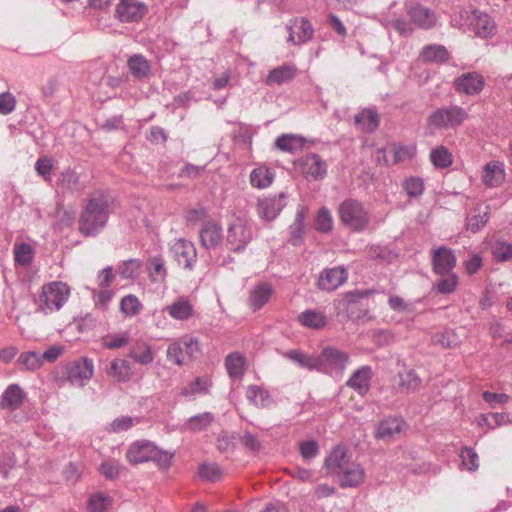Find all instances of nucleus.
I'll return each instance as SVG.
<instances>
[{"instance_id": "obj_1", "label": "nucleus", "mask_w": 512, "mask_h": 512, "mask_svg": "<svg viewBox=\"0 0 512 512\" xmlns=\"http://www.w3.org/2000/svg\"><path fill=\"white\" fill-rule=\"evenodd\" d=\"M324 466L329 473L338 478L340 487L356 488L366 477L364 468L352 460L348 449L342 445L336 446L325 459Z\"/></svg>"}, {"instance_id": "obj_2", "label": "nucleus", "mask_w": 512, "mask_h": 512, "mask_svg": "<svg viewBox=\"0 0 512 512\" xmlns=\"http://www.w3.org/2000/svg\"><path fill=\"white\" fill-rule=\"evenodd\" d=\"M71 295L70 286L62 281L43 284L35 298L37 310L44 315L55 313L63 308Z\"/></svg>"}, {"instance_id": "obj_3", "label": "nucleus", "mask_w": 512, "mask_h": 512, "mask_svg": "<svg viewBox=\"0 0 512 512\" xmlns=\"http://www.w3.org/2000/svg\"><path fill=\"white\" fill-rule=\"evenodd\" d=\"M108 201L103 196L91 198L79 220V230L82 234L93 235L107 221Z\"/></svg>"}, {"instance_id": "obj_4", "label": "nucleus", "mask_w": 512, "mask_h": 512, "mask_svg": "<svg viewBox=\"0 0 512 512\" xmlns=\"http://www.w3.org/2000/svg\"><path fill=\"white\" fill-rule=\"evenodd\" d=\"M341 223L354 232H362L370 222V215L362 203L355 199H346L338 207Z\"/></svg>"}, {"instance_id": "obj_5", "label": "nucleus", "mask_w": 512, "mask_h": 512, "mask_svg": "<svg viewBox=\"0 0 512 512\" xmlns=\"http://www.w3.org/2000/svg\"><path fill=\"white\" fill-rule=\"evenodd\" d=\"M173 454L159 450L147 440L135 441L130 446V463L154 461L160 468L166 469L171 465Z\"/></svg>"}, {"instance_id": "obj_6", "label": "nucleus", "mask_w": 512, "mask_h": 512, "mask_svg": "<svg viewBox=\"0 0 512 512\" xmlns=\"http://www.w3.org/2000/svg\"><path fill=\"white\" fill-rule=\"evenodd\" d=\"M467 118L466 111L456 105L435 110L428 117V124L438 129H449L460 126Z\"/></svg>"}, {"instance_id": "obj_7", "label": "nucleus", "mask_w": 512, "mask_h": 512, "mask_svg": "<svg viewBox=\"0 0 512 512\" xmlns=\"http://www.w3.org/2000/svg\"><path fill=\"white\" fill-rule=\"evenodd\" d=\"M253 238L252 229L242 218L234 219L227 227L226 246L230 251L244 250Z\"/></svg>"}, {"instance_id": "obj_8", "label": "nucleus", "mask_w": 512, "mask_h": 512, "mask_svg": "<svg viewBox=\"0 0 512 512\" xmlns=\"http://www.w3.org/2000/svg\"><path fill=\"white\" fill-rule=\"evenodd\" d=\"M471 30L480 38H492L496 33V23L487 13L480 10L465 11Z\"/></svg>"}, {"instance_id": "obj_9", "label": "nucleus", "mask_w": 512, "mask_h": 512, "mask_svg": "<svg viewBox=\"0 0 512 512\" xmlns=\"http://www.w3.org/2000/svg\"><path fill=\"white\" fill-rule=\"evenodd\" d=\"M93 372V360L82 357L69 364L67 378L72 385L82 387L91 379Z\"/></svg>"}, {"instance_id": "obj_10", "label": "nucleus", "mask_w": 512, "mask_h": 512, "mask_svg": "<svg viewBox=\"0 0 512 512\" xmlns=\"http://www.w3.org/2000/svg\"><path fill=\"white\" fill-rule=\"evenodd\" d=\"M320 366H326L332 372L342 374L350 363V355L333 346L325 347L319 355Z\"/></svg>"}, {"instance_id": "obj_11", "label": "nucleus", "mask_w": 512, "mask_h": 512, "mask_svg": "<svg viewBox=\"0 0 512 512\" xmlns=\"http://www.w3.org/2000/svg\"><path fill=\"white\" fill-rule=\"evenodd\" d=\"M406 10L411 22L421 29H431L437 23L436 13L420 3L411 2L406 4Z\"/></svg>"}, {"instance_id": "obj_12", "label": "nucleus", "mask_w": 512, "mask_h": 512, "mask_svg": "<svg viewBox=\"0 0 512 512\" xmlns=\"http://www.w3.org/2000/svg\"><path fill=\"white\" fill-rule=\"evenodd\" d=\"M431 263L435 274L451 273L456 266V256L451 249L440 246L432 250Z\"/></svg>"}, {"instance_id": "obj_13", "label": "nucleus", "mask_w": 512, "mask_h": 512, "mask_svg": "<svg viewBox=\"0 0 512 512\" xmlns=\"http://www.w3.org/2000/svg\"><path fill=\"white\" fill-rule=\"evenodd\" d=\"M175 260L187 270H192L197 262V251L188 240L178 239L171 246Z\"/></svg>"}, {"instance_id": "obj_14", "label": "nucleus", "mask_w": 512, "mask_h": 512, "mask_svg": "<svg viewBox=\"0 0 512 512\" xmlns=\"http://www.w3.org/2000/svg\"><path fill=\"white\" fill-rule=\"evenodd\" d=\"M348 278L347 270L343 267L324 269L318 277L317 286L322 291L331 292L340 287Z\"/></svg>"}, {"instance_id": "obj_15", "label": "nucleus", "mask_w": 512, "mask_h": 512, "mask_svg": "<svg viewBox=\"0 0 512 512\" xmlns=\"http://www.w3.org/2000/svg\"><path fill=\"white\" fill-rule=\"evenodd\" d=\"M285 199V193L259 199L257 202L258 215L267 221L275 219L285 207Z\"/></svg>"}, {"instance_id": "obj_16", "label": "nucleus", "mask_w": 512, "mask_h": 512, "mask_svg": "<svg viewBox=\"0 0 512 512\" xmlns=\"http://www.w3.org/2000/svg\"><path fill=\"white\" fill-rule=\"evenodd\" d=\"M372 377L373 371L371 366H361L352 372L346 381V386L358 395L365 396L370 390Z\"/></svg>"}, {"instance_id": "obj_17", "label": "nucleus", "mask_w": 512, "mask_h": 512, "mask_svg": "<svg viewBox=\"0 0 512 512\" xmlns=\"http://www.w3.org/2000/svg\"><path fill=\"white\" fill-rule=\"evenodd\" d=\"M299 162L302 173L306 178L321 180L327 174V163L318 154H307Z\"/></svg>"}, {"instance_id": "obj_18", "label": "nucleus", "mask_w": 512, "mask_h": 512, "mask_svg": "<svg viewBox=\"0 0 512 512\" xmlns=\"http://www.w3.org/2000/svg\"><path fill=\"white\" fill-rule=\"evenodd\" d=\"M201 245L208 251L215 250L223 242V231L219 223L206 222L199 231Z\"/></svg>"}, {"instance_id": "obj_19", "label": "nucleus", "mask_w": 512, "mask_h": 512, "mask_svg": "<svg viewBox=\"0 0 512 512\" xmlns=\"http://www.w3.org/2000/svg\"><path fill=\"white\" fill-rule=\"evenodd\" d=\"M286 28L289 32L288 41L295 45L311 40L314 34L312 24L305 18L293 20Z\"/></svg>"}, {"instance_id": "obj_20", "label": "nucleus", "mask_w": 512, "mask_h": 512, "mask_svg": "<svg viewBox=\"0 0 512 512\" xmlns=\"http://www.w3.org/2000/svg\"><path fill=\"white\" fill-rule=\"evenodd\" d=\"M484 78L476 72L465 73L455 80V88L460 93L475 95L482 91Z\"/></svg>"}, {"instance_id": "obj_21", "label": "nucleus", "mask_w": 512, "mask_h": 512, "mask_svg": "<svg viewBox=\"0 0 512 512\" xmlns=\"http://www.w3.org/2000/svg\"><path fill=\"white\" fill-rule=\"evenodd\" d=\"M483 183L488 187H498L505 180L504 164L499 161L487 163L482 175Z\"/></svg>"}, {"instance_id": "obj_22", "label": "nucleus", "mask_w": 512, "mask_h": 512, "mask_svg": "<svg viewBox=\"0 0 512 512\" xmlns=\"http://www.w3.org/2000/svg\"><path fill=\"white\" fill-rule=\"evenodd\" d=\"M25 394L17 384L9 385L0 399V406L4 409L14 411L21 407Z\"/></svg>"}, {"instance_id": "obj_23", "label": "nucleus", "mask_w": 512, "mask_h": 512, "mask_svg": "<svg viewBox=\"0 0 512 512\" xmlns=\"http://www.w3.org/2000/svg\"><path fill=\"white\" fill-rule=\"evenodd\" d=\"M273 293L272 286L267 282L258 283L250 292L248 299L250 307L256 311L261 309L270 300Z\"/></svg>"}, {"instance_id": "obj_24", "label": "nucleus", "mask_w": 512, "mask_h": 512, "mask_svg": "<svg viewBox=\"0 0 512 512\" xmlns=\"http://www.w3.org/2000/svg\"><path fill=\"white\" fill-rule=\"evenodd\" d=\"M297 74V67L293 64H284L272 69L266 79L267 85H282L292 81Z\"/></svg>"}, {"instance_id": "obj_25", "label": "nucleus", "mask_w": 512, "mask_h": 512, "mask_svg": "<svg viewBox=\"0 0 512 512\" xmlns=\"http://www.w3.org/2000/svg\"><path fill=\"white\" fill-rule=\"evenodd\" d=\"M404 421L398 417H389L381 421L376 429L375 436L378 439L388 440L401 433Z\"/></svg>"}, {"instance_id": "obj_26", "label": "nucleus", "mask_w": 512, "mask_h": 512, "mask_svg": "<svg viewBox=\"0 0 512 512\" xmlns=\"http://www.w3.org/2000/svg\"><path fill=\"white\" fill-rule=\"evenodd\" d=\"M298 322L309 329L320 330L327 325V317L324 313L308 309L298 315Z\"/></svg>"}, {"instance_id": "obj_27", "label": "nucleus", "mask_w": 512, "mask_h": 512, "mask_svg": "<svg viewBox=\"0 0 512 512\" xmlns=\"http://www.w3.org/2000/svg\"><path fill=\"white\" fill-rule=\"evenodd\" d=\"M165 311L176 320H188L194 312L190 301L184 297L178 298L171 305L165 308Z\"/></svg>"}, {"instance_id": "obj_28", "label": "nucleus", "mask_w": 512, "mask_h": 512, "mask_svg": "<svg viewBox=\"0 0 512 512\" xmlns=\"http://www.w3.org/2000/svg\"><path fill=\"white\" fill-rule=\"evenodd\" d=\"M421 57L427 63L442 64L449 59L450 55L443 45L430 44L422 49Z\"/></svg>"}, {"instance_id": "obj_29", "label": "nucleus", "mask_w": 512, "mask_h": 512, "mask_svg": "<svg viewBox=\"0 0 512 512\" xmlns=\"http://www.w3.org/2000/svg\"><path fill=\"white\" fill-rule=\"evenodd\" d=\"M246 397L249 402L259 408H267L273 403V398L269 392L257 385L247 387Z\"/></svg>"}, {"instance_id": "obj_30", "label": "nucleus", "mask_w": 512, "mask_h": 512, "mask_svg": "<svg viewBox=\"0 0 512 512\" xmlns=\"http://www.w3.org/2000/svg\"><path fill=\"white\" fill-rule=\"evenodd\" d=\"M285 357L296 363L298 366L302 368H306L309 370L319 369L320 360L319 356H311L303 353L300 350H290L285 353Z\"/></svg>"}, {"instance_id": "obj_31", "label": "nucleus", "mask_w": 512, "mask_h": 512, "mask_svg": "<svg viewBox=\"0 0 512 512\" xmlns=\"http://www.w3.org/2000/svg\"><path fill=\"white\" fill-rule=\"evenodd\" d=\"M305 217H306L305 208L302 206H299L297 209L296 215H295L294 222L289 227L290 235H291L290 242L293 245H298L301 242L303 235L305 234V224H304Z\"/></svg>"}, {"instance_id": "obj_32", "label": "nucleus", "mask_w": 512, "mask_h": 512, "mask_svg": "<svg viewBox=\"0 0 512 512\" xmlns=\"http://www.w3.org/2000/svg\"><path fill=\"white\" fill-rule=\"evenodd\" d=\"M399 386L406 393L417 391L422 383L420 376L413 369H405L398 373Z\"/></svg>"}, {"instance_id": "obj_33", "label": "nucleus", "mask_w": 512, "mask_h": 512, "mask_svg": "<svg viewBox=\"0 0 512 512\" xmlns=\"http://www.w3.org/2000/svg\"><path fill=\"white\" fill-rule=\"evenodd\" d=\"M355 123L365 132H372L379 126V115L372 109H363L355 116Z\"/></svg>"}, {"instance_id": "obj_34", "label": "nucleus", "mask_w": 512, "mask_h": 512, "mask_svg": "<svg viewBox=\"0 0 512 512\" xmlns=\"http://www.w3.org/2000/svg\"><path fill=\"white\" fill-rule=\"evenodd\" d=\"M245 358L238 352L229 354L225 359V367L229 376L239 379L244 374Z\"/></svg>"}, {"instance_id": "obj_35", "label": "nucleus", "mask_w": 512, "mask_h": 512, "mask_svg": "<svg viewBox=\"0 0 512 512\" xmlns=\"http://www.w3.org/2000/svg\"><path fill=\"white\" fill-rule=\"evenodd\" d=\"M304 145V139L297 135L285 134L279 136L275 141V146L284 152L295 153Z\"/></svg>"}, {"instance_id": "obj_36", "label": "nucleus", "mask_w": 512, "mask_h": 512, "mask_svg": "<svg viewBox=\"0 0 512 512\" xmlns=\"http://www.w3.org/2000/svg\"><path fill=\"white\" fill-rule=\"evenodd\" d=\"M274 174L266 167H258L252 170L250 174V183L253 187L263 189L270 186L273 182Z\"/></svg>"}, {"instance_id": "obj_37", "label": "nucleus", "mask_w": 512, "mask_h": 512, "mask_svg": "<svg viewBox=\"0 0 512 512\" xmlns=\"http://www.w3.org/2000/svg\"><path fill=\"white\" fill-rule=\"evenodd\" d=\"M214 415L210 412H204L190 417L184 424L186 430L192 432L202 431L212 424Z\"/></svg>"}, {"instance_id": "obj_38", "label": "nucleus", "mask_w": 512, "mask_h": 512, "mask_svg": "<svg viewBox=\"0 0 512 512\" xmlns=\"http://www.w3.org/2000/svg\"><path fill=\"white\" fill-rule=\"evenodd\" d=\"M489 219V211L488 207H485L484 211H481L480 207L474 209V214L469 215L466 218V228L467 230L476 233L480 229H482Z\"/></svg>"}, {"instance_id": "obj_39", "label": "nucleus", "mask_w": 512, "mask_h": 512, "mask_svg": "<svg viewBox=\"0 0 512 512\" xmlns=\"http://www.w3.org/2000/svg\"><path fill=\"white\" fill-rule=\"evenodd\" d=\"M430 160L436 168H447L453 163V156L447 147L441 145L430 152Z\"/></svg>"}, {"instance_id": "obj_40", "label": "nucleus", "mask_w": 512, "mask_h": 512, "mask_svg": "<svg viewBox=\"0 0 512 512\" xmlns=\"http://www.w3.org/2000/svg\"><path fill=\"white\" fill-rule=\"evenodd\" d=\"M441 278L433 284V288L441 294H451L458 285V277L454 272L442 274Z\"/></svg>"}, {"instance_id": "obj_41", "label": "nucleus", "mask_w": 512, "mask_h": 512, "mask_svg": "<svg viewBox=\"0 0 512 512\" xmlns=\"http://www.w3.org/2000/svg\"><path fill=\"white\" fill-rule=\"evenodd\" d=\"M112 502L110 496L99 492L90 496L87 508L89 512H106L111 507Z\"/></svg>"}, {"instance_id": "obj_42", "label": "nucleus", "mask_w": 512, "mask_h": 512, "mask_svg": "<svg viewBox=\"0 0 512 512\" xmlns=\"http://www.w3.org/2000/svg\"><path fill=\"white\" fill-rule=\"evenodd\" d=\"M130 358L141 365H147L153 361L154 354L148 344L138 343L130 350Z\"/></svg>"}, {"instance_id": "obj_43", "label": "nucleus", "mask_w": 512, "mask_h": 512, "mask_svg": "<svg viewBox=\"0 0 512 512\" xmlns=\"http://www.w3.org/2000/svg\"><path fill=\"white\" fill-rule=\"evenodd\" d=\"M149 276L153 282H163L166 278V268L162 257H152L147 262Z\"/></svg>"}, {"instance_id": "obj_44", "label": "nucleus", "mask_w": 512, "mask_h": 512, "mask_svg": "<svg viewBox=\"0 0 512 512\" xmlns=\"http://www.w3.org/2000/svg\"><path fill=\"white\" fill-rule=\"evenodd\" d=\"M150 72L148 61L142 56L135 54L130 56V73L138 79L146 77Z\"/></svg>"}, {"instance_id": "obj_45", "label": "nucleus", "mask_w": 512, "mask_h": 512, "mask_svg": "<svg viewBox=\"0 0 512 512\" xmlns=\"http://www.w3.org/2000/svg\"><path fill=\"white\" fill-rule=\"evenodd\" d=\"M107 375L112 380L121 382L124 381L128 375V364L125 359H114L109 368L107 369Z\"/></svg>"}, {"instance_id": "obj_46", "label": "nucleus", "mask_w": 512, "mask_h": 512, "mask_svg": "<svg viewBox=\"0 0 512 512\" xmlns=\"http://www.w3.org/2000/svg\"><path fill=\"white\" fill-rule=\"evenodd\" d=\"M18 365H20L25 370L35 371L42 367L43 361L40 355L36 352L29 351L22 353L18 360Z\"/></svg>"}, {"instance_id": "obj_47", "label": "nucleus", "mask_w": 512, "mask_h": 512, "mask_svg": "<svg viewBox=\"0 0 512 512\" xmlns=\"http://www.w3.org/2000/svg\"><path fill=\"white\" fill-rule=\"evenodd\" d=\"M211 383L207 378L198 377L183 388L181 394L183 396H196L208 392Z\"/></svg>"}, {"instance_id": "obj_48", "label": "nucleus", "mask_w": 512, "mask_h": 512, "mask_svg": "<svg viewBox=\"0 0 512 512\" xmlns=\"http://www.w3.org/2000/svg\"><path fill=\"white\" fill-rule=\"evenodd\" d=\"M314 227L317 231L322 233H327L332 230L333 218L330 211L326 207L319 209L315 219Z\"/></svg>"}, {"instance_id": "obj_49", "label": "nucleus", "mask_w": 512, "mask_h": 512, "mask_svg": "<svg viewBox=\"0 0 512 512\" xmlns=\"http://www.w3.org/2000/svg\"><path fill=\"white\" fill-rule=\"evenodd\" d=\"M33 259V248L30 244L21 243L14 247V260L17 264L26 266Z\"/></svg>"}, {"instance_id": "obj_50", "label": "nucleus", "mask_w": 512, "mask_h": 512, "mask_svg": "<svg viewBox=\"0 0 512 512\" xmlns=\"http://www.w3.org/2000/svg\"><path fill=\"white\" fill-rule=\"evenodd\" d=\"M167 358L170 362L178 366H182L185 364L187 357L181 340H179L178 342H173L168 346Z\"/></svg>"}, {"instance_id": "obj_51", "label": "nucleus", "mask_w": 512, "mask_h": 512, "mask_svg": "<svg viewBox=\"0 0 512 512\" xmlns=\"http://www.w3.org/2000/svg\"><path fill=\"white\" fill-rule=\"evenodd\" d=\"M404 190L410 197H418L423 193L424 183L419 177H410L403 183Z\"/></svg>"}, {"instance_id": "obj_52", "label": "nucleus", "mask_w": 512, "mask_h": 512, "mask_svg": "<svg viewBox=\"0 0 512 512\" xmlns=\"http://www.w3.org/2000/svg\"><path fill=\"white\" fill-rule=\"evenodd\" d=\"M180 340L188 359H195L200 355V345L196 338L185 336Z\"/></svg>"}, {"instance_id": "obj_53", "label": "nucleus", "mask_w": 512, "mask_h": 512, "mask_svg": "<svg viewBox=\"0 0 512 512\" xmlns=\"http://www.w3.org/2000/svg\"><path fill=\"white\" fill-rule=\"evenodd\" d=\"M100 473L109 480L116 479L121 471V467L115 460H105L99 468Z\"/></svg>"}, {"instance_id": "obj_54", "label": "nucleus", "mask_w": 512, "mask_h": 512, "mask_svg": "<svg viewBox=\"0 0 512 512\" xmlns=\"http://www.w3.org/2000/svg\"><path fill=\"white\" fill-rule=\"evenodd\" d=\"M460 457L462 459V464L468 470L474 471L478 468V455L472 448L465 447L462 449Z\"/></svg>"}, {"instance_id": "obj_55", "label": "nucleus", "mask_w": 512, "mask_h": 512, "mask_svg": "<svg viewBox=\"0 0 512 512\" xmlns=\"http://www.w3.org/2000/svg\"><path fill=\"white\" fill-rule=\"evenodd\" d=\"M299 451L304 460H310L319 453V445L314 440L303 441L299 444Z\"/></svg>"}, {"instance_id": "obj_56", "label": "nucleus", "mask_w": 512, "mask_h": 512, "mask_svg": "<svg viewBox=\"0 0 512 512\" xmlns=\"http://www.w3.org/2000/svg\"><path fill=\"white\" fill-rule=\"evenodd\" d=\"M493 255L498 261H507L512 258V244L497 242L493 248Z\"/></svg>"}, {"instance_id": "obj_57", "label": "nucleus", "mask_w": 512, "mask_h": 512, "mask_svg": "<svg viewBox=\"0 0 512 512\" xmlns=\"http://www.w3.org/2000/svg\"><path fill=\"white\" fill-rule=\"evenodd\" d=\"M16 106V98L10 92L0 94V114L8 115L12 113Z\"/></svg>"}, {"instance_id": "obj_58", "label": "nucleus", "mask_w": 512, "mask_h": 512, "mask_svg": "<svg viewBox=\"0 0 512 512\" xmlns=\"http://www.w3.org/2000/svg\"><path fill=\"white\" fill-rule=\"evenodd\" d=\"M126 343L125 335H107L101 339V345L106 349H118L125 346Z\"/></svg>"}, {"instance_id": "obj_59", "label": "nucleus", "mask_w": 512, "mask_h": 512, "mask_svg": "<svg viewBox=\"0 0 512 512\" xmlns=\"http://www.w3.org/2000/svg\"><path fill=\"white\" fill-rule=\"evenodd\" d=\"M483 421L491 429L505 425L510 422L509 416L506 413H491L483 417Z\"/></svg>"}, {"instance_id": "obj_60", "label": "nucleus", "mask_w": 512, "mask_h": 512, "mask_svg": "<svg viewBox=\"0 0 512 512\" xmlns=\"http://www.w3.org/2000/svg\"><path fill=\"white\" fill-rule=\"evenodd\" d=\"M200 474L207 480L215 481L221 476V470L217 464L208 463L201 465Z\"/></svg>"}, {"instance_id": "obj_61", "label": "nucleus", "mask_w": 512, "mask_h": 512, "mask_svg": "<svg viewBox=\"0 0 512 512\" xmlns=\"http://www.w3.org/2000/svg\"><path fill=\"white\" fill-rule=\"evenodd\" d=\"M53 168L52 160L48 157L39 158L35 164L36 172L45 180L50 179V171Z\"/></svg>"}, {"instance_id": "obj_62", "label": "nucleus", "mask_w": 512, "mask_h": 512, "mask_svg": "<svg viewBox=\"0 0 512 512\" xmlns=\"http://www.w3.org/2000/svg\"><path fill=\"white\" fill-rule=\"evenodd\" d=\"M217 448L223 453L233 451L235 448L234 436L226 433L219 435L217 439Z\"/></svg>"}, {"instance_id": "obj_63", "label": "nucleus", "mask_w": 512, "mask_h": 512, "mask_svg": "<svg viewBox=\"0 0 512 512\" xmlns=\"http://www.w3.org/2000/svg\"><path fill=\"white\" fill-rule=\"evenodd\" d=\"M147 11V6L144 3L130 1V21L140 20Z\"/></svg>"}, {"instance_id": "obj_64", "label": "nucleus", "mask_w": 512, "mask_h": 512, "mask_svg": "<svg viewBox=\"0 0 512 512\" xmlns=\"http://www.w3.org/2000/svg\"><path fill=\"white\" fill-rule=\"evenodd\" d=\"M241 443L243 444L244 447L254 452H258L261 449L260 440L251 433H245L241 437Z\"/></svg>"}]
</instances>
